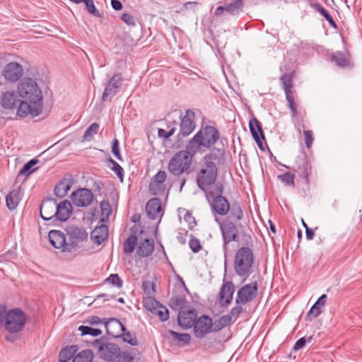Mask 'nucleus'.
Instances as JSON below:
<instances>
[{
  "mask_svg": "<svg viewBox=\"0 0 362 362\" xmlns=\"http://www.w3.org/2000/svg\"><path fill=\"white\" fill-rule=\"evenodd\" d=\"M220 135L218 129L213 126L207 125L201 129L189 140L187 144L192 151L196 153L205 149L211 148L219 139Z\"/></svg>",
  "mask_w": 362,
  "mask_h": 362,
  "instance_id": "1",
  "label": "nucleus"
},
{
  "mask_svg": "<svg viewBox=\"0 0 362 362\" xmlns=\"http://www.w3.org/2000/svg\"><path fill=\"white\" fill-rule=\"evenodd\" d=\"M216 156L214 153L206 155L202 160L204 165L197 172L196 182L198 187L203 192H206L210 187L215 182L218 175V168L214 160Z\"/></svg>",
  "mask_w": 362,
  "mask_h": 362,
  "instance_id": "2",
  "label": "nucleus"
},
{
  "mask_svg": "<svg viewBox=\"0 0 362 362\" xmlns=\"http://www.w3.org/2000/svg\"><path fill=\"white\" fill-rule=\"evenodd\" d=\"M191 150L187 144L185 150L179 151L173 155L168 165V169L171 174L178 176L185 173H189L192 159L197 154Z\"/></svg>",
  "mask_w": 362,
  "mask_h": 362,
  "instance_id": "3",
  "label": "nucleus"
},
{
  "mask_svg": "<svg viewBox=\"0 0 362 362\" xmlns=\"http://www.w3.org/2000/svg\"><path fill=\"white\" fill-rule=\"evenodd\" d=\"M18 95L30 104L43 106L42 92L38 84L32 78L22 80L17 86Z\"/></svg>",
  "mask_w": 362,
  "mask_h": 362,
  "instance_id": "4",
  "label": "nucleus"
},
{
  "mask_svg": "<svg viewBox=\"0 0 362 362\" xmlns=\"http://www.w3.org/2000/svg\"><path fill=\"white\" fill-rule=\"evenodd\" d=\"M25 314L19 308L0 311V324L10 333L20 332L26 322Z\"/></svg>",
  "mask_w": 362,
  "mask_h": 362,
  "instance_id": "5",
  "label": "nucleus"
},
{
  "mask_svg": "<svg viewBox=\"0 0 362 362\" xmlns=\"http://www.w3.org/2000/svg\"><path fill=\"white\" fill-rule=\"evenodd\" d=\"M253 254L247 247H242L238 250L234 258V269L240 276L248 277L252 269Z\"/></svg>",
  "mask_w": 362,
  "mask_h": 362,
  "instance_id": "6",
  "label": "nucleus"
},
{
  "mask_svg": "<svg viewBox=\"0 0 362 362\" xmlns=\"http://www.w3.org/2000/svg\"><path fill=\"white\" fill-rule=\"evenodd\" d=\"M223 187L219 185L216 187L215 192H211L210 194L212 197L211 202V209L215 218L216 215L224 216L227 215L230 210V204L228 200L223 197Z\"/></svg>",
  "mask_w": 362,
  "mask_h": 362,
  "instance_id": "7",
  "label": "nucleus"
},
{
  "mask_svg": "<svg viewBox=\"0 0 362 362\" xmlns=\"http://www.w3.org/2000/svg\"><path fill=\"white\" fill-rule=\"evenodd\" d=\"M93 348L97 350L100 358L109 361H113L119 356L120 349L114 343H106L96 339L93 343Z\"/></svg>",
  "mask_w": 362,
  "mask_h": 362,
  "instance_id": "8",
  "label": "nucleus"
},
{
  "mask_svg": "<svg viewBox=\"0 0 362 362\" xmlns=\"http://www.w3.org/2000/svg\"><path fill=\"white\" fill-rule=\"evenodd\" d=\"M288 169H291L296 172L298 176L304 180L306 185L310 183V175L312 173V165L307 156L305 153L298 155L291 167L284 165Z\"/></svg>",
  "mask_w": 362,
  "mask_h": 362,
  "instance_id": "9",
  "label": "nucleus"
},
{
  "mask_svg": "<svg viewBox=\"0 0 362 362\" xmlns=\"http://www.w3.org/2000/svg\"><path fill=\"white\" fill-rule=\"evenodd\" d=\"M258 293V286L256 281L241 286L237 291L235 304L249 303L254 300Z\"/></svg>",
  "mask_w": 362,
  "mask_h": 362,
  "instance_id": "10",
  "label": "nucleus"
},
{
  "mask_svg": "<svg viewBox=\"0 0 362 362\" xmlns=\"http://www.w3.org/2000/svg\"><path fill=\"white\" fill-rule=\"evenodd\" d=\"M281 83L283 89L285 92L286 99L288 105L291 111L292 117H296L297 116V105L295 103L294 98L293 96V78L292 75L288 74H284L280 77Z\"/></svg>",
  "mask_w": 362,
  "mask_h": 362,
  "instance_id": "11",
  "label": "nucleus"
},
{
  "mask_svg": "<svg viewBox=\"0 0 362 362\" xmlns=\"http://www.w3.org/2000/svg\"><path fill=\"white\" fill-rule=\"evenodd\" d=\"M216 221L218 223L223 236L224 245H227L232 241L238 242L239 240L238 230L236 225L229 220L221 222L218 217H216Z\"/></svg>",
  "mask_w": 362,
  "mask_h": 362,
  "instance_id": "12",
  "label": "nucleus"
},
{
  "mask_svg": "<svg viewBox=\"0 0 362 362\" xmlns=\"http://www.w3.org/2000/svg\"><path fill=\"white\" fill-rule=\"evenodd\" d=\"M168 189L167 173L159 170L151 179L149 184V191L153 195H163Z\"/></svg>",
  "mask_w": 362,
  "mask_h": 362,
  "instance_id": "13",
  "label": "nucleus"
},
{
  "mask_svg": "<svg viewBox=\"0 0 362 362\" xmlns=\"http://www.w3.org/2000/svg\"><path fill=\"white\" fill-rule=\"evenodd\" d=\"M48 238L52 245L62 250V252H70L73 250V245L66 243L65 234L60 230H52L48 234Z\"/></svg>",
  "mask_w": 362,
  "mask_h": 362,
  "instance_id": "14",
  "label": "nucleus"
},
{
  "mask_svg": "<svg viewBox=\"0 0 362 362\" xmlns=\"http://www.w3.org/2000/svg\"><path fill=\"white\" fill-rule=\"evenodd\" d=\"M18 107L16 111V115L21 118L30 115L32 117H37L42 112V105L30 104L25 100L18 102Z\"/></svg>",
  "mask_w": 362,
  "mask_h": 362,
  "instance_id": "15",
  "label": "nucleus"
},
{
  "mask_svg": "<svg viewBox=\"0 0 362 362\" xmlns=\"http://www.w3.org/2000/svg\"><path fill=\"white\" fill-rule=\"evenodd\" d=\"M123 77L121 74H115L108 81L102 95L103 101H110L117 93Z\"/></svg>",
  "mask_w": 362,
  "mask_h": 362,
  "instance_id": "16",
  "label": "nucleus"
},
{
  "mask_svg": "<svg viewBox=\"0 0 362 362\" xmlns=\"http://www.w3.org/2000/svg\"><path fill=\"white\" fill-rule=\"evenodd\" d=\"M193 326L195 337L202 338L212 331V320L207 315H202L195 321Z\"/></svg>",
  "mask_w": 362,
  "mask_h": 362,
  "instance_id": "17",
  "label": "nucleus"
},
{
  "mask_svg": "<svg viewBox=\"0 0 362 362\" xmlns=\"http://www.w3.org/2000/svg\"><path fill=\"white\" fill-rule=\"evenodd\" d=\"M71 198L74 204L84 207L90 204L93 199V194L90 190L83 188L74 192Z\"/></svg>",
  "mask_w": 362,
  "mask_h": 362,
  "instance_id": "18",
  "label": "nucleus"
},
{
  "mask_svg": "<svg viewBox=\"0 0 362 362\" xmlns=\"http://www.w3.org/2000/svg\"><path fill=\"white\" fill-rule=\"evenodd\" d=\"M234 291L235 286L231 281L222 285L218 295V303L221 307H227L231 303Z\"/></svg>",
  "mask_w": 362,
  "mask_h": 362,
  "instance_id": "19",
  "label": "nucleus"
},
{
  "mask_svg": "<svg viewBox=\"0 0 362 362\" xmlns=\"http://www.w3.org/2000/svg\"><path fill=\"white\" fill-rule=\"evenodd\" d=\"M197 310L195 309H182L178 314V323L183 329L193 327L197 320Z\"/></svg>",
  "mask_w": 362,
  "mask_h": 362,
  "instance_id": "20",
  "label": "nucleus"
},
{
  "mask_svg": "<svg viewBox=\"0 0 362 362\" xmlns=\"http://www.w3.org/2000/svg\"><path fill=\"white\" fill-rule=\"evenodd\" d=\"M194 118V113L192 110H187L180 122L179 134L181 136H187L194 131L195 128Z\"/></svg>",
  "mask_w": 362,
  "mask_h": 362,
  "instance_id": "21",
  "label": "nucleus"
},
{
  "mask_svg": "<svg viewBox=\"0 0 362 362\" xmlns=\"http://www.w3.org/2000/svg\"><path fill=\"white\" fill-rule=\"evenodd\" d=\"M22 66L17 62L7 64L3 71L4 78L11 82L17 81L23 76Z\"/></svg>",
  "mask_w": 362,
  "mask_h": 362,
  "instance_id": "22",
  "label": "nucleus"
},
{
  "mask_svg": "<svg viewBox=\"0 0 362 362\" xmlns=\"http://www.w3.org/2000/svg\"><path fill=\"white\" fill-rule=\"evenodd\" d=\"M104 323L107 334L115 338L121 337L123 332L126 330L123 324L115 318H110Z\"/></svg>",
  "mask_w": 362,
  "mask_h": 362,
  "instance_id": "23",
  "label": "nucleus"
},
{
  "mask_svg": "<svg viewBox=\"0 0 362 362\" xmlns=\"http://www.w3.org/2000/svg\"><path fill=\"white\" fill-rule=\"evenodd\" d=\"M146 213L151 219L160 218L163 215L161 201L158 198L150 199L146 206Z\"/></svg>",
  "mask_w": 362,
  "mask_h": 362,
  "instance_id": "24",
  "label": "nucleus"
},
{
  "mask_svg": "<svg viewBox=\"0 0 362 362\" xmlns=\"http://www.w3.org/2000/svg\"><path fill=\"white\" fill-rule=\"evenodd\" d=\"M243 6V0H234L225 6H218L215 11V15L221 16L224 11L232 16L238 15L242 11Z\"/></svg>",
  "mask_w": 362,
  "mask_h": 362,
  "instance_id": "25",
  "label": "nucleus"
},
{
  "mask_svg": "<svg viewBox=\"0 0 362 362\" xmlns=\"http://www.w3.org/2000/svg\"><path fill=\"white\" fill-rule=\"evenodd\" d=\"M71 245H73V249L78 246V243L83 242L88 239V233L83 228H70L68 230Z\"/></svg>",
  "mask_w": 362,
  "mask_h": 362,
  "instance_id": "26",
  "label": "nucleus"
},
{
  "mask_svg": "<svg viewBox=\"0 0 362 362\" xmlns=\"http://www.w3.org/2000/svg\"><path fill=\"white\" fill-rule=\"evenodd\" d=\"M40 216L47 221L56 218V202L54 199L42 202L40 206Z\"/></svg>",
  "mask_w": 362,
  "mask_h": 362,
  "instance_id": "27",
  "label": "nucleus"
},
{
  "mask_svg": "<svg viewBox=\"0 0 362 362\" xmlns=\"http://www.w3.org/2000/svg\"><path fill=\"white\" fill-rule=\"evenodd\" d=\"M72 206L71 203L67 201H63L59 204L56 203V218L60 221H65L71 214Z\"/></svg>",
  "mask_w": 362,
  "mask_h": 362,
  "instance_id": "28",
  "label": "nucleus"
},
{
  "mask_svg": "<svg viewBox=\"0 0 362 362\" xmlns=\"http://www.w3.org/2000/svg\"><path fill=\"white\" fill-rule=\"evenodd\" d=\"M153 240L146 238L139 243L136 250V253L139 257H146L151 255L153 253Z\"/></svg>",
  "mask_w": 362,
  "mask_h": 362,
  "instance_id": "29",
  "label": "nucleus"
},
{
  "mask_svg": "<svg viewBox=\"0 0 362 362\" xmlns=\"http://www.w3.org/2000/svg\"><path fill=\"white\" fill-rule=\"evenodd\" d=\"M19 100L17 99L14 91H6L3 93L1 100V105L4 109H13L18 103Z\"/></svg>",
  "mask_w": 362,
  "mask_h": 362,
  "instance_id": "30",
  "label": "nucleus"
},
{
  "mask_svg": "<svg viewBox=\"0 0 362 362\" xmlns=\"http://www.w3.org/2000/svg\"><path fill=\"white\" fill-rule=\"evenodd\" d=\"M108 236V228L105 225L95 227L90 233L91 239L98 245L103 243Z\"/></svg>",
  "mask_w": 362,
  "mask_h": 362,
  "instance_id": "31",
  "label": "nucleus"
},
{
  "mask_svg": "<svg viewBox=\"0 0 362 362\" xmlns=\"http://www.w3.org/2000/svg\"><path fill=\"white\" fill-rule=\"evenodd\" d=\"M73 180L71 177H64L54 188V194L57 197H65L71 189Z\"/></svg>",
  "mask_w": 362,
  "mask_h": 362,
  "instance_id": "32",
  "label": "nucleus"
},
{
  "mask_svg": "<svg viewBox=\"0 0 362 362\" xmlns=\"http://www.w3.org/2000/svg\"><path fill=\"white\" fill-rule=\"evenodd\" d=\"M21 200V190L15 189L12 190L6 197V206L9 210L15 209Z\"/></svg>",
  "mask_w": 362,
  "mask_h": 362,
  "instance_id": "33",
  "label": "nucleus"
},
{
  "mask_svg": "<svg viewBox=\"0 0 362 362\" xmlns=\"http://www.w3.org/2000/svg\"><path fill=\"white\" fill-rule=\"evenodd\" d=\"M332 62L341 68H346L350 65L349 55L345 52H336L332 55Z\"/></svg>",
  "mask_w": 362,
  "mask_h": 362,
  "instance_id": "34",
  "label": "nucleus"
},
{
  "mask_svg": "<svg viewBox=\"0 0 362 362\" xmlns=\"http://www.w3.org/2000/svg\"><path fill=\"white\" fill-rule=\"evenodd\" d=\"M170 337L177 341V344L180 346L188 345L190 343L191 337L189 334L178 333L173 330H170Z\"/></svg>",
  "mask_w": 362,
  "mask_h": 362,
  "instance_id": "35",
  "label": "nucleus"
},
{
  "mask_svg": "<svg viewBox=\"0 0 362 362\" xmlns=\"http://www.w3.org/2000/svg\"><path fill=\"white\" fill-rule=\"evenodd\" d=\"M249 127L253 139H257L258 136H259L262 139H264V135L262 129L261 123L257 119L254 117L250 119L249 122Z\"/></svg>",
  "mask_w": 362,
  "mask_h": 362,
  "instance_id": "36",
  "label": "nucleus"
},
{
  "mask_svg": "<svg viewBox=\"0 0 362 362\" xmlns=\"http://www.w3.org/2000/svg\"><path fill=\"white\" fill-rule=\"evenodd\" d=\"M327 298V295H322L310 309L308 315H313L315 317L319 316L322 313V308L325 305Z\"/></svg>",
  "mask_w": 362,
  "mask_h": 362,
  "instance_id": "37",
  "label": "nucleus"
},
{
  "mask_svg": "<svg viewBox=\"0 0 362 362\" xmlns=\"http://www.w3.org/2000/svg\"><path fill=\"white\" fill-rule=\"evenodd\" d=\"M76 352V346H71L63 349L59 355V362H68L70 361Z\"/></svg>",
  "mask_w": 362,
  "mask_h": 362,
  "instance_id": "38",
  "label": "nucleus"
},
{
  "mask_svg": "<svg viewBox=\"0 0 362 362\" xmlns=\"http://www.w3.org/2000/svg\"><path fill=\"white\" fill-rule=\"evenodd\" d=\"M229 218L235 221H240L243 218V213L240 205L238 203H233L230 206Z\"/></svg>",
  "mask_w": 362,
  "mask_h": 362,
  "instance_id": "39",
  "label": "nucleus"
},
{
  "mask_svg": "<svg viewBox=\"0 0 362 362\" xmlns=\"http://www.w3.org/2000/svg\"><path fill=\"white\" fill-rule=\"evenodd\" d=\"M137 240V236L134 233H131L124 243V252L126 254L132 253L136 245Z\"/></svg>",
  "mask_w": 362,
  "mask_h": 362,
  "instance_id": "40",
  "label": "nucleus"
},
{
  "mask_svg": "<svg viewBox=\"0 0 362 362\" xmlns=\"http://www.w3.org/2000/svg\"><path fill=\"white\" fill-rule=\"evenodd\" d=\"M314 8L316 11L320 13L329 23V25L334 28H337V24L329 13L320 4H315Z\"/></svg>",
  "mask_w": 362,
  "mask_h": 362,
  "instance_id": "41",
  "label": "nucleus"
},
{
  "mask_svg": "<svg viewBox=\"0 0 362 362\" xmlns=\"http://www.w3.org/2000/svg\"><path fill=\"white\" fill-rule=\"evenodd\" d=\"M93 354L91 350L81 351L73 359L72 362H92Z\"/></svg>",
  "mask_w": 362,
  "mask_h": 362,
  "instance_id": "42",
  "label": "nucleus"
},
{
  "mask_svg": "<svg viewBox=\"0 0 362 362\" xmlns=\"http://www.w3.org/2000/svg\"><path fill=\"white\" fill-rule=\"evenodd\" d=\"M277 179L286 186L295 187V175L290 172L277 175Z\"/></svg>",
  "mask_w": 362,
  "mask_h": 362,
  "instance_id": "43",
  "label": "nucleus"
},
{
  "mask_svg": "<svg viewBox=\"0 0 362 362\" xmlns=\"http://www.w3.org/2000/svg\"><path fill=\"white\" fill-rule=\"evenodd\" d=\"M38 163V160L32 159L26 163L21 169L19 174L22 175L29 176L32 173L37 170V168H33L35 165Z\"/></svg>",
  "mask_w": 362,
  "mask_h": 362,
  "instance_id": "44",
  "label": "nucleus"
},
{
  "mask_svg": "<svg viewBox=\"0 0 362 362\" xmlns=\"http://www.w3.org/2000/svg\"><path fill=\"white\" fill-rule=\"evenodd\" d=\"M143 304L144 308L151 311V313H154L157 310L158 308L160 305V303L157 301L155 298L152 297H146L143 300Z\"/></svg>",
  "mask_w": 362,
  "mask_h": 362,
  "instance_id": "45",
  "label": "nucleus"
},
{
  "mask_svg": "<svg viewBox=\"0 0 362 362\" xmlns=\"http://www.w3.org/2000/svg\"><path fill=\"white\" fill-rule=\"evenodd\" d=\"M109 168L114 171L121 181H123L124 178V170L123 168L112 158L108 160Z\"/></svg>",
  "mask_w": 362,
  "mask_h": 362,
  "instance_id": "46",
  "label": "nucleus"
},
{
  "mask_svg": "<svg viewBox=\"0 0 362 362\" xmlns=\"http://www.w3.org/2000/svg\"><path fill=\"white\" fill-rule=\"evenodd\" d=\"M78 330L81 332L82 335L89 334L91 336L97 337L102 333L99 329L92 328L88 326L81 325L78 327Z\"/></svg>",
  "mask_w": 362,
  "mask_h": 362,
  "instance_id": "47",
  "label": "nucleus"
},
{
  "mask_svg": "<svg viewBox=\"0 0 362 362\" xmlns=\"http://www.w3.org/2000/svg\"><path fill=\"white\" fill-rule=\"evenodd\" d=\"M232 320H233V318L231 317V315L230 314L223 315L218 320V324L219 325L217 326L215 324V327H214V331H218L221 328H223V327L230 325V322H232Z\"/></svg>",
  "mask_w": 362,
  "mask_h": 362,
  "instance_id": "48",
  "label": "nucleus"
},
{
  "mask_svg": "<svg viewBox=\"0 0 362 362\" xmlns=\"http://www.w3.org/2000/svg\"><path fill=\"white\" fill-rule=\"evenodd\" d=\"M99 129V124L97 123H93L90 125L89 127L86 130L83 139L85 140H90L93 135L96 134Z\"/></svg>",
  "mask_w": 362,
  "mask_h": 362,
  "instance_id": "49",
  "label": "nucleus"
},
{
  "mask_svg": "<svg viewBox=\"0 0 362 362\" xmlns=\"http://www.w3.org/2000/svg\"><path fill=\"white\" fill-rule=\"evenodd\" d=\"M153 313L157 315L160 320L163 322L168 320L169 318L168 310L166 307L162 305L161 304L159 305L157 310Z\"/></svg>",
  "mask_w": 362,
  "mask_h": 362,
  "instance_id": "50",
  "label": "nucleus"
},
{
  "mask_svg": "<svg viewBox=\"0 0 362 362\" xmlns=\"http://www.w3.org/2000/svg\"><path fill=\"white\" fill-rule=\"evenodd\" d=\"M106 281L118 288H120L122 286V280L117 274H110L109 277L106 279Z\"/></svg>",
  "mask_w": 362,
  "mask_h": 362,
  "instance_id": "51",
  "label": "nucleus"
},
{
  "mask_svg": "<svg viewBox=\"0 0 362 362\" xmlns=\"http://www.w3.org/2000/svg\"><path fill=\"white\" fill-rule=\"evenodd\" d=\"M84 4H85L86 9L89 13H90L91 15H93L95 17L100 16L99 11L96 9V8L95 6L93 0H86Z\"/></svg>",
  "mask_w": 362,
  "mask_h": 362,
  "instance_id": "52",
  "label": "nucleus"
},
{
  "mask_svg": "<svg viewBox=\"0 0 362 362\" xmlns=\"http://www.w3.org/2000/svg\"><path fill=\"white\" fill-rule=\"evenodd\" d=\"M189 245L192 251L194 253L199 252L202 248L199 240L194 237L190 238Z\"/></svg>",
  "mask_w": 362,
  "mask_h": 362,
  "instance_id": "53",
  "label": "nucleus"
},
{
  "mask_svg": "<svg viewBox=\"0 0 362 362\" xmlns=\"http://www.w3.org/2000/svg\"><path fill=\"white\" fill-rule=\"evenodd\" d=\"M243 305L245 304H235V305L230 310L229 314L233 318V320H236L240 313L243 312Z\"/></svg>",
  "mask_w": 362,
  "mask_h": 362,
  "instance_id": "54",
  "label": "nucleus"
},
{
  "mask_svg": "<svg viewBox=\"0 0 362 362\" xmlns=\"http://www.w3.org/2000/svg\"><path fill=\"white\" fill-rule=\"evenodd\" d=\"M122 337L124 341L127 342L132 346L137 345V340L136 337L129 332H125L124 331L122 334Z\"/></svg>",
  "mask_w": 362,
  "mask_h": 362,
  "instance_id": "55",
  "label": "nucleus"
},
{
  "mask_svg": "<svg viewBox=\"0 0 362 362\" xmlns=\"http://www.w3.org/2000/svg\"><path fill=\"white\" fill-rule=\"evenodd\" d=\"M303 134L305 136V146L308 148H310L313 141V132L310 130H304Z\"/></svg>",
  "mask_w": 362,
  "mask_h": 362,
  "instance_id": "56",
  "label": "nucleus"
},
{
  "mask_svg": "<svg viewBox=\"0 0 362 362\" xmlns=\"http://www.w3.org/2000/svg\"><path fill=\"white\" fill-rule=\"evenodd\" d=\"M112 153L114 156L119 160H122V157L119 152V141L117 139H115L112 141Z\"/></svg>",
  "mask_w": 362,
  "mask_h": 362,
  "instance_id": "57",
  "label": "nucleus"
},
{
  "mask_svg": "<svg viewBox=\"0 0 362 362\" xmlns=\"http://www.w3.org/2000/svg\"><path fill=\"white\" fill-rule=\"evenodd\" d=\"M122 19L128 25L134 26L136 25L134 16L129 13H123L122 15Z\"/></svg>",
  "mask_w": 362,
  "mask_h": 362,
  "instance_id": "58",
  "label": "nucleus"
},
{
  "mask_svg": "<svg viewBox=\"0 0 362 362\" xmlns=\"http://www.w3.org/2000/svg\"><path fill=\"white\" fill-rule=\"evenodd\" d=\"M187 231H186V230H182L181 232H179L177 235V241L180 244H182V245L185 244L187 242Z\"/></svg>",
  "mask_w": 362,
  "mask_h": 362,
  "instance_id": "59",
  "label": "nucleus"
},
{
  "mask_svg": "<svg viewBox=\"0 0 362 362\" xmlns=\"http://www.w3.org/2000/svg\"><path fill=\"white\" fill-rule=\"evenodd\" d=\"M101 211H102V215L106 216L107 217L109 216V214L111 212L110 206L108 203H101Z\"/></svg>",
  "mask_w": 362,
  "mask_h": 362,
  "instance_id": "60",
  "label": "nucleus"
},
{
  "mask_svg": "<svg viewBox=\"0 0 362 362\" xmlns=\"http://www.w3.org/2000/svg\"><path fill=\"white\" fill-rule=\"evenodd\" d=\"M307 340L304 337L300 338L295 344L293 349L297 351L303 348L306 344Z\"/></svg>",
  "mask_w": 362,
  "mask_h": 362,
  "instance_id": "61",
  "label": "nucleus"
},
{
  "mask_svg": "<svg viewBox=\"0 0 362 362\" xmlns=\"http://www.w3.org/2000/svg\"><path fill=\"white\" fill-rule=\"evenodd\" d=\"M174 132H175L174 129H170L169 132H167L162 129H158V136L160 137L168 138L171 135L173 134Z\"/></svg>",
  "mask_w": 362,
  "mask_h": 362,
  "instance_id": "62",
  "label": "nucleus"
},
{
  "mask_svg": "<svg viewBox=\"0 0 362 362\" xmlns=\"http://www.w3.org/2000/svg\"><path fill=\"white\" fill-rule=\"evenodd\" d=\"M111 6L116 11H120L122 8V4L119 0H111Z\"/></svg>",
  "mask_w": 362,
  "mask_h": 362,
  "instance_id": "63",
  "label": "nucleus"
},
{
  "mask_svg": "<svg viewBox=\"0 0 362 362\" xmlns=\"http://www.w3.org/2000/svg\"><path fill=\"white\" fill-rule=\"evenodd\" d=\"M305 235L308 240H312L314 238V231L312 229L307 228L305 230Z\"/></svg>",
  "mask_w": 362,
  "mask_h": 362,
  "instance_id": "64",
  "label": "nucleus"
}]
</instances>
